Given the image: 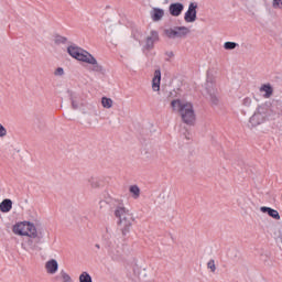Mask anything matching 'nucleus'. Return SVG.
Listing matches in <instances>:
<instances>
[{"label":"nucleus","mask_w":282,"mask_h":282,"mask_svg":"<svg viewBox=\"0 0 282 282\" xmlns=\"http://www.w3.org/2000/svg\"><path fill=\"white\" fill-rule=\"evenodd\" d=\"M12 230L14 235H19L20 237H29L26 245L31 250H36L39 243H43V236L39 235L36 226L30 221L18 223L13 226Z\"/></svg>","instance_id":"f257e3e1"},{"label":"nucleus","mask_w":282,"mask_h":282,"mask_svg":"<svg viewBox=\"0 0 282 282\" xmlns=\"http://www.w3.org/2000/svg\"><path fill=\"white\" fill-rule=\"evenodd\" d=\"M173 111L180 113L183 122L188 127L195 126L196 115L192 102L174 99L171 101Z\"/></svg>","instance_id":"f03ea898"},{"label":"nucleus","mask_w":282,"mask_h":282,"mask_svg":"<svg viewBox=\"0 0 282 282\" xmlns=\"http://www.w3.org/2000/svg\"><path fill=\"white\" fill-rule=\"evenodd\" d=\"M115 217L119 219L118 226L121 230L122 237H127L131 232V227L133 226L135 218H133L131 212L127 209L122 203L116 207Z\"/></svg>","instance_id":"7ed1b4c3"},{"label":"nucleus","mask_w":282,"mask_h":282,"mask_svg":"<svg viewBox=\"0 0 282 282\" xmlns=\"http://www.w3.org/2000/svg\"><path fill=\"white\" fill-rule=\"evenodd\" d=\"M67 53L69 54V56H72V58H76V61H80L82 63L93 65V72H102V65L98 64L96 57H94V55H91L84 48H80L76 45H70L67 47Z\"/></svg>","instance_id":"20e7f679"},{"label":"nucleus","mask_w":282,"mask_h":282,"mask_svg":"<svg viewBox=\"0 0 282 282\" xmlns=\"http://www.w3.org/2000/svg\"><path fill=\"white\" fill-rule=\"evenodd\" d=\"M164 34L167 39H186L191 34V29L186 26H175L174 29H165Z\"/></svg>","instance_id":"39448f33"},{"label":"nucleus","mask_w":282,"mask_h":282,"mask_svg":"<svg viewBox=\"0 0 282 282\" xmlns=\"http://www.w3.org/2000/svg\"><path fill=\"white\" fill-rule=\"evenodd\" d=\"M106 248L108 250V256L112 259V261H120V259H122V249L116 246V242L108 240L106 242Z\"/></svg>","instance_id":"423d86ee"},{"label":"nucleus","mask_w":282,"mask_h":282,"mask_svg":"<svg viewBox=\"0 0 282 282\" xmlns=\"http://www.w3.org/2000/svg\"><path fill=\"white\" fill-rule=\"evenodd\" d=\"M184 21L186 23H195V21H197V3L196 2L189 3L188 9L184 15Z\"/></svg>","instance_id":"0eeeda50"},{"label":"nucleus","mask_w":282,"mask_h":282,"mask_svg":"<svg viewBox=\"0 0 282 282\" xmlns=\"http://www.w3.org/2000/svg\"><path fill=\"white\" fill-rule=\"evenodd\" d=\"M160 41V33L158 31H151L150 35L145 39V45L143 46L144 50H148V52H151L153 47H155V43Z\"/></svg>","instance_id":"6e6552de"},{"label":"nucleus","mask_w":282,"mask_h":282,"mask_svg":"<svg viewBox=\"0 0 282 282\" xmlns=\"http://www.w3.org/2000/svg\"><path fill=\"white\" fill-rule=\"evenodd\" d=\"M169 12L171 17H180L184 12V4L182 2L171 3L169 7Z\"/></svg>","instance_id":"1a4fd4ad"},{"label":"nucleus","mask_w":282,"mask_h":282,"mask_svg":"<svg viewBox=\"0 0 282 282\" xmlns=\"http://www.w3.org/2000/svg\"><path fill=\"white\" fill-rule=\"evenodd\" d=\"M261 109L260 107L258 108V112L253 113V116L249 119V124L251 127H259V124H262L265 120V116L259 111Z\"/></svg>","instance_id":"9d476101"},{"label":"nucleus","mask_w":282,"mask_h":282,"mask_svg":"<svg viewBox=\"0 0 282 282\" xmlns=\"http://www.w3.org/2000/svg\"><path fill=\"white\" fill-rule=\"evenodd\" d=\"M213 85V79H210V75H207V84H206V89L207 93L209 94L210 102L212 105H219V97L213 90H210V86Z\"/></svg>","instance_id":"9b49d317"},{"label":"nucleus","mask_w":282,"mask_h":282,"mask_svg":"<svg viewBox=\"0 0 282 282\" xmlns=\"http://www.w3.org/2000/svg\"><path fill=\"white\" fill-rule=\"evenodd\" d=\"M162 82V70L155 69L154 77L152 79L153 91H160V83Z\"/></svg>","instance_id":"f8f14e48"},{"label":"nucleus","mask_w":282,"mask_h":282,"mask_svg":"<svg viewBox=\"0 0 282 282\" xmlns=\"http://www.w3.org/2000/svg\"><path fill=\"white\" fill-rule=\"evenodd\" d=\"M45 269L48 274H56L58 272V261L51 259L45 263Z\"/></svg>","instance_id":"ddd939ff"},{"label":"nucleus","mask_w":282,"mask_h":282,"mask_svg":"<svg viewBox=\"0 0 282 282\" xmlns=\"http://www.w3.org/2000/svg\"><path fill=\"white\" fill-rule=\"evenodd\" d=\"M164 18V9L153 8L151 11V19L154 22L162 21Z\"/></svg>","instance_id":"4468645a"},{"label":"nucleus","mask_w":282,"mask_h":282,"mask_svg":"<svg viewBox=\"0 0 282 282\" xmlns=\"http://www.w3.org/2000/svg\"><path fill=\"white\" fill-rule=\"evenodd\" d=\"M261 213H268L269 217H272V219H281V215H279V212L276 209H273L272 207H260Z\"/></svg>","instance_id":"2eb2a0df"},{"label":"nucleus","mask_w":282,"mask_h":282,"mask_svg":"<svg viewBox=\"0 0 282 282\" xmlns=\"http://www.w3.org/2000/svg\"><path fill=\"white\" fill-rule=\"evenodd\" d=\"M10 210H12V199L4 198L0 203V213H10Z\"/></svg>","instance_id":"dca6fc26"},{"label":"nucleus","mask_w":282,"mask_h":282,"mask_svg":"<svg viewBox=\"0 0 282 282\" xmlns=\"http://www.w3.org/2000/svg\"><path fill=\"white\" fill-rule=\"evenodd\" d=\"M260 91H264V98H270V96H272V94L274 93V89L272 88V85L263 84L260 87Z\"/></svg>","instance_id":"f3484780"},{"label":"nucleus","mask_w":282,"mask_h":282,"mask_svg":"<svg viewBox=\"0 0 282 282\" xmlns=\"http://www.w3.org/2000/svg\"><path fill=\"white\" fill-rule=\"evenodd\" d=\"M271 111H273L275 116H281V113H282V101L281 100L274 101L271 106Z\"/></svg>","instance_id":"a211bd4d"},{"label":"nucleus","mask_w":282,"mask_h":282,"mask_svg":"<svg viewBox=\"0 0 282 282\" xmlns=\"http://www.w3.org/2000/svg\"><path fill=\"white\" fill-rule=\"evenodd\" d=\"M67 94L70 98L73 109H78V101H76V99L78 98V95H76L72 90H67Z\"/></svg>","instance_id":"6ab92c4d"},{"label":"nucleus","mask_w":282,"mask_h":282,"mask_svg":"<svg viewBox=\"0 0 282 282\" xmlns=\"http://www.w3.org/2000/svg\"><path fill=\"white\" fill-rule=\"evenodd\" d=\"M101 105L105 109H111V107H113V100L111 98L102 97Z\"/></svg>","instance_id":"aec40b11"},{"label":"nucleus","mask_w":282,"mask_h":282,"mask_svg":"<svg viewBox=\"0 0 282 282\" xmlns=\"http://www.w3.org/2000/svg\"><path fill=\"white\" fill-rule=\"evenodd\" d=\"M54 43L55 45H65L67 43V37L63 35H55Z\"/></svg>","instance_id":"412c9836"},{"label":"nucleus","mask_w":282,"mask_h":282,"mask_svg":"<svg viewBox=\"0 0 282 282\" xmlns=\"http://www.w3.org/2000/svg\"><path fill=\"white\" fill-rule=\"evenodd\" d=\"M130 193L132 194L133 199H138V197H140V187H138V185H131Z\"/></svg>","instance_id":"4be33fe9"},{"label":"nucleus","mask_w":282,"mask_h":282,"mask_svg":"<svg viewBox=\"0 0 282 282\" xmlns=\"http://www.w3.org/2000/svg\"><path fill=\"white\" fill-rule=\"evenodd\" d=\"M79 282H93L91 275L87 271L82 272Z\"/></svg>","instance_id":"5701e85b"},{"label":"nucleus","mask_w":282,"mask_h":282,"mask_svg":"<svg viewBox=\"0 0 282 282\" xmlns=\"http://www.w3.org/2000/svg\"><path fill=\"white\" fill-rule=\"evenodd\" d=\"M225 50H237L239 47V43L236 42H225L224 43Z\"/></svg>","instance_id":"b1692460"},{"label":"nucleus","mask_w":282,"mask_h":282,"mask_svg":"<svg viewBox=\"0 0 282 282\" xmlns=\"http://www.w3.org/2000/svg\"><path fill=\"white\" fill-rule=\"evenodd\" d=\"M89 184L91 188H100V178L91 177Z\"/></svg>","instance_id":"393cba45"},{"label":"nucleus","mask_w":282,"mask_h":282,"mask_svg":"<svg viewBox=\"0 0 282 282\" xmlns=\"http://www.w3.org/2000/svg\"><path fill=\"white\" fill-rule=\"evenodd\" d=\"M207 268L210 270V272H215L217 270V267L215 265V260H209L207 263Z\"/></svg>","instance_id":"a878e982"},{"label":"nucleus","mask_w":282,"mask_h":282,"mask_svg":"<svg viewBox=\"0 0 282 282\" xmlns=\"http://www.w3.org/2000/svg\"><path fill=\"white\" fill-rule=\"evenodd\" d=\"M61 275L64 282H72V276H69V274H67V272L65 271H61Z\"/></svg>","instance_id":"bb28decb"},{"label":"nucleus","mask_w":282,"mask_h":282,"mask_svg":"<svg viewBox=\"0 0 282 282\" xmlns=\"http://www.w3.org/2000/svg\"><path fill=\"white\" fill-rule=\"evenodd\" d=\"M8 135V130L3 124L0 123V138H6Z\"/></svg>","instance_id":"cd10ccee"},{"label":"nucleus","mask_w":282,"mask_h":282,"mask_svg":"<svg viewBox=\"0 0 282 282\" xmlns=\"http://www.w3.org/2000/svg\"><path fill=\"white\" fill-rule=\"evenodd\" d=\"M242 105L245 107H250V105H252V99L250 97H246L242 101Z\"/></svg>","instance_id":"c85d7f7f"},{"label":"nucleus","mask_w":282,"mask_h":282,"mask_svg":"<svg viewBox=\"0 0 282 282\" xmlns=\"http://www.w3.org/2000/svg\"><path fill=\"white\" fill-rule=\"evenodd\" d=\"M64 74H65V70L63 69V67L56 68L54 73L55 76H63Z\"/></svg>","instance_id":"c756f323"},{"label":"nucleus","mask_w":282,"mask_h":282,"mask_svg":"<svg viewBox=\"0 0 282 282\" xmlns=\"http://www.w3.org/2000/svg\"><path fill=\"white\" fill-rule=\"evenodd\" d=\"M166 54H167L169 58H173V56H174L173 52H169Z\"/></svg>","instance_id":"7c9ffc66"},{"label":"nucleus","mask_w":282,"mask_h":282,"mask_svg":"<svg viewBox=\"0 0 282 282\" xmlns=\"http://www.w3.org/2000/svg\"><path fill=\"white\" fill-rule=\"evenodd\" d=\"M95 248H97V250H100V245L96 243Z\"/></svg>","instance_id":"2f4dec72"}]
</instances>
